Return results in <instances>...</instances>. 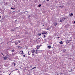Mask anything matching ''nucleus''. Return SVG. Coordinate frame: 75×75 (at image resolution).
I'll use <instances>...</instances> for the list:
<instances>
[{"label": "nucleus", "instance_id": "nucleus-1", "mask_svg": "<svg viewBox=\"0 0 75 75\" xmlns=\"http://www.w3.org/2000/svg\"><path fill=\"white\" fill-rule=\"evenodd\" d=\"M47 32H46L45 31H44L42 32V34L43 35H44V34H47Z\"/></svg>", "mask_w": 75, "mask_h": 75}, {"label": "nucleus", "instance_id": "nucleus-2", "mask_svg": "<svg viewBox=\"0 0 75 75\" xmlns=\"http://www.w3.org/2000/svg\"><path fill=\"white\" fill-rule=\"evenodd\" d=\"M35 50H33L30 51V52H32V53H34L35 52Z\"/></svg>", "mask_w": 75, "mask_h": 75}, {"label": "nucleus", "instance_id": "nucleus-3", "mask_svg": "<svg viewBox=\"0 0 75 75\" xmlns=\"http://www.w3.org/2000/svg\"><path fill=\"white\" fill-rule=\"evenodd\" d=\"M59 23H55L54 25V26H57V25H59Z\"/></svg>", "mask_w": 75, "mask_h": 75}, {"label": "nucleus", "instance_id": "nucleus-4", "mask_svg": "<svg viewBox=\"0 0 75 75\" xmlns=\"http://www.w3.org/2000/svg\"><path fill=\"white\" fill-rule=\"evenodd\" d=\"M7 59V57L5 56H4V59L5 60H6V59Z\"/></svg>", "mask_w": 75, "mask_h": 75}, {"label": "nucleus", "instance_id": "nucleus-5", "mask_svg": "<svg viewBox=\"0 0 75 75\" xmlns=\"http://www.w3.org/2000/svg\"><path fill=\"white\" fill-rule=\"evenodd\" d=\"M40 47H41V46L38 45L37 46L36 48H37V49H39V48H40Z\"/></svg>", "mask_w": 75, "mask_h": 75}, {"label": "nucleus", "instance_id": "nucleus-6", "mask_svg": "<svg viewBox=\"0 0 75 75\" xmlns=\"http://www.w3.org/2000/svg\"><path fill=\"white\" fill-rule=\"evenodd\" d=\"M38 50H35V54H38V53L37 52Z\"/></svg>", "mask_w": 75, "mask_h": 75}, {"label": "nucleus", "instance_id": "nucleus-7", "mask_svg": "<svg viewBox=\"0 0 75 75\" xmlns=\"http://www.w3.org/2000/svg\"><path fill=\"white\" fill-rule=\"evenodd\" d=\"M23 52V51H21L20 52V54H21Z\"/></svg>", "mask_w": 75, "mask_h": 75}, {"label": "nucleus", "instance_id": "nucleus-8", "mask_svg": "<svg viewBox=\"0 0 75 75\" xmlns=\"http://www.w3.org/2000/svg\"><path fill=\"white\" fill-rule=\"evenodd\" d=\"M15 44H16V45H17L18 44V42H15Z\"/></svg>", "mask_w": 75, "mask_h": 75}, {"label": "nucleus", "instance_id": "nucleus-9", "mask_svg": "<svg viewBox=\"0 0 75 75\" xmlns=\"http://www.w3.org/2000/svg\"><path fill=\"white\" fill-rule=\"evenodd\" d=\"M48 48H51V46L50 45L48 46Z\"/></svg>", "mask_w": 75, "mask_h": 75}, {"label": "nucleus", "instance_id": "nucleus-10", "mask_svg": "<svg viewBox=\"0 0 75 75\" xmlns=\"http://www.w3.org/2000/svg\"><path fill=\"white\" fill-rule=\"evenodd\" d=\"M59 43L60 44H63V42H62V41H61L60 42H59Z\"/></svg>", "mask_w": 75, "mask_h": 75}, {"label": "nucleus", "instance_id": "nucleus-11", "mask_svg": "<svg viewBox=\"0 0 75 75\" xmlns=\"http://www.w3.org/2000/svg\"><path fill=\"white\" fill-rule=\"evenodd\" d=\"M66 20V18H62V20H63V21H64V20Z\"/></svg>", "mask_w": 75, "mask_h": 75}, {"label": "nucleus", "instance_id": "nucleus-12", "mask_svg": "<svg viewBox=\"0 0 75 75\" xmlns=\"http://www.w3.org/2000/svg\"><path fill=\"white\" fill-rule=\"evenodd\" d=\"M14 51H15V50H11V52H14Z\"/></svg>", "mask_w": 75, "mask_h": 75}, {"label": "nucleus", "instance_id": "nucleus-13", "mask_svg": "<svg viewBox=\"0 0 75 75\" xmlns=\"http://www.w3.org/2000/svg\"><path fill=\"white\" fill-rule=\"evenodd\" d=\"M42 34L41 33H39L38 34V35H39V36H40Z\"/></svg>", "mask_w": 75, "mask_h": 75}, {"label": "nucleus", "instance_id": "nucleus-14", "mask_svg": "<svg viewBox=\"0 0 75 75\" xmlns=\"http://www.w3.org/2000/svg\"><path fill=\"white\" fill-rule=\"evenodd\" d=\"M69 15L70 16H73V13H71V14H70Z\"/></svg>", "mask_w": 75, "mask_h": 75}, {"label": "nucleus", "instance_id": "nucleus-15", "mask_svg": "<svg viewBox=\"0 0 75 75\" xmlns=\"http://www.w3.org/2000/svg\"><path fill=\"white\" fill-rule=\"evenodd\" d=\"M35 68H36V67H33V68H32V70H33V69H35Z\"/></svg>", "mask_w": 75, "mask_h": 75}, {"label": "nucleus", "instance_id": "nucleus-16", "mask_svg": "<svg viewBox=\"0 0 75 75\" xmlns=\"http://www.w3.org/2000/svg\"><path fill=\"white\" fill-rule=\"evenodd\" d=\"M28 55H30V52H28Z\"/></svg>", "mask_w": 75, "mask_h": 75}, {"label": "nucleus", "instance_id": "nucleus-17", "mask_svg": "<svg viewBox=\"0 0 75 75\" xmlns=\"http://www.w3.org/2000/svg\"><path fill=\"white\" fill-rule=\"evenodd\" d=\"M41 5H38V7H41Z\"/></svg>", "mask_w": 75, "mask_h": 75}, {"label": "nucleus", "instance_id": "nucleus-18", "mask_svg": "<svg viewBox=\"0 0 75 75\" xmlns=\"http://www.w3.org/2000/svg\"><path fill=\"white\" fill-rule=\"evenodd\" d=\"M1 54H2V55H3L4 56V54H3V53H2V52H1Z\"/></svg>", "mask_w": 75, "mask_h": 75}, {"label": "nucleus", "instance_id": "nucleus-19", "mask_svg": "<svg viewBox=\"0 0 75 75\" xmlns=\"http://www.w3.org/2000/svg\"><path fill=\"white\" fill-rule=\"evenodd\" d=\"M38 1L37 0H35V3H36V2H37Z\"/></svg>", "mask_w": 75, "mask_h": 75}, {"label": "nucleus", "instance_id": "nucleus-20", "mask_svg": "<svg viewBox=\"0 0 75 75\" xmlns=\"http://www.w3.org/2000/svg\"><path fill=\"white\" fill-rule=\"evenodd\" d=\"M59 7H61V8H62V7H63V6H60Z\"/></svg>", "mask_w": 75, "mask_h": 75}, {"label": "nucleus", "instance_id": "nucleus-21", "mask_svg": "<svg viewBox=\"0 0 75 75\" xmlns=\"http://www.w3.org/2000/svg\"><path fill=\"white\" fill-rule=\"evenodd\" d=\"M60 22H62V20H60Z\"/></svg>", "mask_w": 75, "mask_h": 75}, {"label": "nucleus", "instance_id": "nucleus-22", "mask_svg": "<svg viewBox=\"0 0 75 75\" xmlns=\"http://www.w3.org/2000/svg\"><path fill=\"white\" fill-rule=\"evenodd\" d=\"M32 55H33L34 56V53H33L32 54Z\"/></svg>", "mask_w": 75, "mask_h": 75}, {"label": "nucleus", "instance_id": "nucleus-23", "mask_svg": "<svg viewBox=\"0 0 75 75\" xmlns=\"http://www.w3.org/2000/svg\"><path fill=\"white\" fill-rule=\"evenodd\" d=\"M22 54H23H23H24V52H23Z\"/></svg>", "mask_w": 75, "mask_h": 75}, {"label": "nucleus", "instance_id": "nucleus-24", "mask_svg": "<svg viewBox=\"0 0 75 75\" xmlns=\"http://www.w3.org/2000/svg\"><path fill=\"white\" fill-rule=\"evenodd\" d=\"M11 9H12V10H13V8L11 7Z\"/></svg>", "mask_w": 75, "mask_h": 75}, {"label": "nucleus", "instance_id": "nucleus-25", "mask_svg": "<svg viewBox=\"0 0 75 75\" xmlns=\"http://www.w3.org/2000/svg\"><path fill=\"white\" fill-rule=\"evenodd\" d=\"M23 56L24 57H25V55H24Z\"/></svg>", "mask_w": 75, "mask_h": 75}, {"label": "nucleus", "instance_id": "nucleus-26", "mask_svg": "<svg viewBox=\"0 0 75 75\" xmlns=\"http://www.w3.org/2000/svg\"><path fill=\"white\" fill-rule=\"evenodd\" d=\"M44 36L45 37V35H44Z\"/></svg>", "mask_w": 75, "mask_h": 75}, {"label": "nucleus", "instance_id": "nucleus-27", "mask_svg": "<svg viewBox=\"0 0 75 75\" xmlns=\"http://www.w3.org/2000/svg\"><path fill=\"white\" fill-rule=\"evenodd\" d=\"M14 9H15V8H13V10H14Z\"/></svg>", "mask_w": 75, "mask_h": 75}, {"label": "nucleus", "instance_id": "nucleus-28", "mask_svg": "<svg viewBox=\"0 0 75 75\" xmlns=\"http://www.w3.org/2000/svg\"><path fill=\"white\" fill-rule=\"evenodd\" d=\"M75 21L74 22V24H75Z\"/></svg>", "mask_w": 75, "mask_h": 75}, {"label": "nucleus", "instance_id": "nucleus-29", "mask_svg": "<svg viewBox=\"0 0 75 75\" xmlns=\"http://www.w3.org/2000/svg\"><path fill=\"white\" fill-rule=\"evenodd\" d=\"M48 1H49V0H47Z\"/></svg>", "mask_w": 75, "mask_h": 75}, {"label": "nucleus", "instance_id": "nucleus-30", "mask_svg": "<svg viewBox=\"0 0 75 75\" xmlns=\"http://www.w3.org/2000/svg\"><path fill=\"white\" fill-rule=\"evenodd\" d=\"M1 16H0V18H1Z\"/></svg>", "mask_w": 75, "mask_h": 75}, {"label": "nucleus", "instance_id": "nucleus-31", "mask_svg": "<svg viewBox=\"0 0 75 75\" xmlns=\"http://www.w3.org/2000/svg\"><path fill=\"white\" fill-rule=\"evenodd\" d=\"M58 38H59V37H58Z\"/></svg>", "mask_w": 75, "mask_h": 75}, {"label": "nucleus", "instance_id": "nucleus-32", "mask_svg": "<svg viewBox=\"0 0 75 75\" xmlns=\"http://www.w3.org/2000/svg\"><path fill=\"white\" fill-rule=\"evenodd\" d=\"M32 67V66H30V67Z\"/></svg>", "mask_w": 75, "mask_h": 75}, {"label": "nucleus", "instance_id": "nucleus-33", "mask_svg": "<svg viewBox=\"0 0 75 75\" xmlns=\"http://www.w3.org/2000/svg\"><path fill=\"white\" fill-rule=\"evenodd\" d=\"M40 38H39L38 39H39V40H40Z\"/></svg>", "mask_w": 75, "mask_h": 75}, {"label": "nucleus", "instance_id": "nucleus-34", "mask_svg": "<svg viewBox=\"0 0 75 75\" xmlns=\"http://www.w3.org/2000/svg\"><path fill=\"white\" fill-rule=\"evenodd\" d=\"M15 21H17V20H15Z\"/></svg>", "mask_w": 75, "mask_h": 75}, {"label": "nucleus", "instance_id": "nucleus-35", "mask_svg": "<svg viewBox=\"0 0 75 75\" xmlns=\"http://www.w3.org/2000/svg\"><path fill=\"white\" fill-rule=\"evenodd\" d=\"M18 42H19V43H20V41H19Z\"/></svg>", "mask_w": 75, "mask_h": 75}, {"label": "nucleus", "instance_id": "nucleus-36", "mask_svg": "<svg viewBox=\"0 0 75 75\" xmlns=\"http://www.w3.org/2000/svg\"><path fill=\"white\" fill-rule=\"evenodd\" d=\"M71 59V58H70V59Z\"/></svg>", "mask_w": 75, "mask_h": 75}, {"label": "nucleus", "instance_id": "nucleus-37", "mask_svg": "<svg viewBox=\"0 0 75 75\" xmlns=\"http://www.w3.org/2000/svg\"><path fill=\"white\" fill-rule=\"evenodd\" d=\"M43 26H44V25H43Z\"/></svg>", "mask_w": 75, "mask_h": 75}, {"label": "nucleus", "instance_id": "nucleus-38", "mask_svg": "<svg viewBox=\"0 0 75 75\" xmlns=\"http://www.w3.org/2000/svg\"><path fill=\"white\" fill-rule=\"evenodd\" d=\"M61 74H62V73H61Z\"/></svg>", "mask_w": 75, "mask_h": 75}]
</instances>
